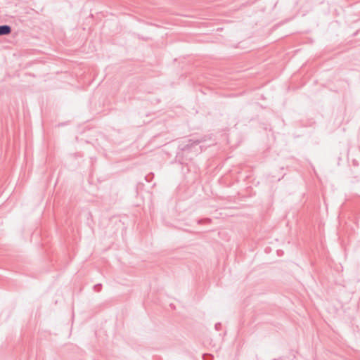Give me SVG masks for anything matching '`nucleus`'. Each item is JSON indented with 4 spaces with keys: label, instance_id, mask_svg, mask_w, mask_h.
<instances>
[{
    "label": "nucleus",
    "instance_id": "1",
    "mask_svg": "<svg viewBox=\"0 0 360 360\" xmlns=\"http://www.w3.org/2000/svg\"><path fill=\"white\" fill-rule=\"evenodd\" d=\"M11 29L8 25L0 26V36L10 34Z\"/></svg>",
    "mask_w": 360,
    "mask_h": 360
}]
</instances>
